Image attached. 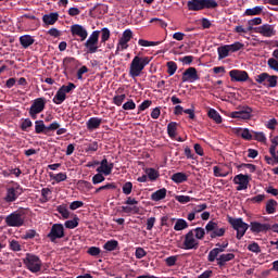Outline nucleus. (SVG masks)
I'll return each instance as SVG.
<instances>
[{
  "instance_id": "nucleus-1",
  "label": "nucleus",
  "mask_w": 278,
  "mask_h": 278,
  "mask_svg": "<svg viewBox=\"0 0 278 278\" xmlns=\"http://www.w3.org/2000/svg\"><path fill=\"white\" fill-rule=\"evenodd\" d=\"M204 238L205 229L203 227L193 228L182 236L180 249L185 251H197L201 245L199 240H203Z\"/></svg>"
},
{
  "instance_id": "nucleus-2",
  "label": "nucleus",
  "mask_w": 278,
  "mask_h": 278,
  "mask_svg": "<svg viewBox=\"0 0 278 278\" xmlns=\"http://www.w3.org/2000/svg\"><path fill=\"white\" fill-rule=\"evenodd\" d=\"M151 60H153V56L136 55L130 62V67L128 73L129 77H131V79H136V77H140V75H142V71H144V67L151 64Z\"/></svg>"
},
{
  "instance_id": "nucleus-3",
  "label": "nucleus",
  "mask_w": 278,
  "mask_h": 278,
  "mask_svg": "<svg viewBox=\"0 0 278 278\" xmlns=\"http://www.w3.org/2000/svg\"><path fill=\"white\" fill-rule=\"evenodd\" d=\"M88 168H96L98 175H112L114 170V162L109 157H104L102 161H93L87 164Z\"/></svg>"
},
{
  "instance_id": "nucleus-4",
  "label": "nucleus",
  "mask_w": 278,
  "mask_h": 278,
  "mask_svg": "<svg viewBox=\"0 0 278 278\" xmlns=\"http://www.w3.org/2000/svg\"><path fill=\"white\" fill-rule=\"evenodd\" d=\"M23 262L30 273H40L42 270V260L36 254L27 253Z\"/></svg>"
},
{
  "instance_id": "nucleus-5",
  "label": "nucleus",
  "mask_w": 278,
  "mask_h": 278,
  "mask_svg": "<svg viewBox=\"0 0 278 278\" xmlns=\"http://www.w3.org/2000/svg\"><path fill=\"white\" fill-rule=\"evenodd\" d=\"M228 223L231 225L232 229L237 231V240H242L244 238V235L249 230V224L244 223L242 218H233V217H228Z\"/></svg>"
},
{
  "instance_id": "nucleus-6",
  "label": "nucleus",
  "mask_w": 278,
  "mask_h": 278,
  "mask_svg": "<svg viewBox=\"0 0 278 278\" xmlns=\"http://www.w3.org/2000/svg\"><path fill=\"white\" fill-rule=\"evenodd\" d=\"M5 225L8 227H23L25 225V213L23 211H15L5 217Z\"/></svg>"
},
{
  "instance_id": "nucleus-7",
  "label": "nucleus",
  "mask_w": 278,
  "mask_h": 278,
  "mask_svg": "<svg viewBox=\"0 0 278 278\" xmlns=\"http://www.w3.org/2000/svg\"><path fill=\"white\" fill-rule=\"evenodd\" d=\"M45 105H47V100L45 98L35 99L28 111L30 118L36 121V118H38V114L45 112Z\"/></svg>"
},
{
  "instance_id": "nucleus-8",
  "label": "nucleus",
  "mask_w": 278,
  "mask_h": 278,
  "mask_svg": "<svg viewBox=\"0 0 278 278\" xmlns=\"http://www.w3.org/2000/svg\"><path fill=\"white\" fill-rule=\"evenodd\" d=\"M277 75H269L268 73H261L260 75L255 76V81L257 84H262L266 88H277Z\"/></svg>"
},
{
  "instance_id": "nucleus-9",
  "label": "nucleus",
  "mask_w": 278,
  "mask_h": 278,
  "mask_svg": "<svg viewBox=\"0 0 278 278\" xmlns=\"http://www.w3.org/2000/svg\"><path fill=\"white\" fill-rule=\"evenodd\" d=\"M207 233H211V238H223L225 233H227V228H218V224L214 220H210L206 226L205 230Z\"/></svg>"
},
{
  "instance_id": "nucleus-10",
  "label": "nucleus",
  "mask_w": 278,
  "mask_h": 278,
  "mask_svg": "<svg viewBox=\"0 0 278 278\" xmlns=\"http://www.w3.org/2000/svg\"><path fill=\"white\" fill-rule=\"evenodd\" d=\"M101 31L94 30L85 42L87 53H97L99 51V35Z\"/></svg>"
},
{
  "instance_id": "nucleus-11",
  "label": "nucleus",
  "mask_w": 278,
  "mask_h": 278,
  "mask_svg": "<svg viewBox=\"0 0 278 278\" xmlns=\"http://www.w3.org/2000/svg\"><path fill=\"white\" fill-rule=\"evenodd\" d=\"M230 118H239L241 121H251L253 117V109L249 105H244L239 111H233L230 113Z\"/></svg>"
},
{
  "instance_id": "nucleus-12",
  "label": "nucleus",
  "mask_w": 278,
  "mask_h": 278,
  "mask_svg": "<svg viewBox=\"0 0 278 278\" xmlns=\"http://www.w3.org/2000/svg\"><path fill=\"white\" fill-rule=\"evenodd\" d=\"M64 225L62 224H53L48 233L50 242H56L58 240H61V238H64Z\"/></svg>"
},
{
  "instance_id": "nucleus-13",
  "label": "nucleus",
  "mask_w": 278,
  "mask_h": 278,
  "mask_svg": "<svg viewBox=\"0 0 278 278\" xmlns=\"http://www.w3.org/2000/svg\"><path fill=\"white\" fill-rule=\"evenodd\" d=\"M199 79H201V76L195 67H189L182 73V84H194V81H199Z\"/></svg>"
},
{
  "instance_id": "nucleus-14",
  "label": "nucleus",
  "mask_w": 278,
  "mask_h": 278,
  "mask_svg": "<svg viewBox=\"0 0 278 278\" xmlns=\"http://www.w3.org/2000/svg\"><path fill=\"white\" fill-rule=\"evenodd\" d=\"M216 247L218 248H214L208 252L207 255V262H216V257H218V255H220V253H225V249H227V247H229V242H224L223 244L217 243Z\"/></svg>"
},
{
  "instance_id": "nucleus-15",
  "label": "nucleus",
  "mask_w": 278,
  "mask_h": 278,
  "mask_svg": "<svg viewBox=\"0 0 278 278\" xmlns=\"http://www.w3.org/2000/svg\"><path fill=\"white\" fill-rule=\"evenodd\" d=\"M255 33L261 34V36H264L265 38H273V36L277 34V30H275V26L270 24H264L256 27Z\"/></svg>"
},
{
  "instance_id": "nucleus-16",
  "label": "nucleus",
  "mask_w": 278,
  "mask_h": 278,
  "mask_svg": "<svg viewBox=\"0 0 278 278\" xmlns=\"http://www.w3.org/2000/svg\"><path fill=\"white\" fill-rule=\"evenodd\" d=\"M250 230L252 233H266V231H270V224H262L260 222H251Z\"/></svg>"
},
{
  "instance_id": "nucleus-17",
  "label": "nucleus",
  "mask_w": 278,
  "mask_h": 278,
  "mask_svg": "<svg viewBox=\"0 0 278 278\" xmlns=\"http://www.w3.org/2000/svg\"><path fill=\"white\" fill-rule=\"evenodd\" d=\"M71 34L72 36H78L81 42L88 38V30H86L85 27L79 24H74L71 26Z\"/></svg>"
},
{
  "instance_id": "nucleus-18",
  "label": "nucleus",
  "mask_w": 278,
  "mask_h": 278,
  "mask_svg": "<svg viewBox=\"0 0 278 278\" xmlns=\"http://www.w3.org/2000/svg\"><path fill=\"white\" fill-rule=\"evenodd\" d=\"M236 260V254L233 253H223L216 256L215 262H217V266L220 268H225L227 266V262H233Z\"/></svg>"
},
{
  "instance_id": "nucleus-19",
  "label": "nucleus",
  "mask_w": 278,
  "mask_h": 278,
  "mask_svg": "<svg viewBox=\"0 0 278 278\" xmlns=\"http://www.w3.org/2000/svg\"><path fill=\"white\" fill-rule=\"evenodd\" d=\"M249 176L248 175H237L233 178V184L237 186V190L240 192L241 190H247L249 188Z\"/></svg>"
},
{
  "instance_id": "nucleus-20",
  "label": "nucleus",
  "mask_w": 278,
  "mask_h": 278,
  "mask_svg": "<svg viewBox=\"0 0 278 278\" xmlns=\"http://www.w3.org/2000/svg\"><path fill=\"white\" fill-rule=\"evenodd\" d=\"M21 194V189L18 187H9L7 189V195L4 198V201L7 203H14L18 199V195Z\"/></svg>"
},
{
  "instance_id": "nucleus-21",
  "label": "nucleus",
  "mask_w": 278,
  "mask_h": 278,
  "mask_svg": "<svg viewBox=\"0 0 278 278\" xmlns=\"http://www.w3.org/2000/svg\"><path fill=\"white\" fill-rule=\"evenodd\" d=\"M231 81H247L249 79V73L240 70H232L229 72Z\"/></svg>"
},
{
  "instance_id": "nucleus-22",
  "label": "nucleus",
  "mask_w": 278,
  "mask_h": 278,
  "mask_svg": "<svg viewBox=\"0 0 278 278\" xmlns=\"http://www.w3.org/2000/svg\"><path fill=\"white\" fill-rule=\"evenodd\" d=\"M187 8L189 12H201L203 10V0H189Z\"/></svg>"
},
{
  "instance_id": "nucleus-23",
  "label": "nucleus",
  "mask_w": 278,
  "mask_h": 278,
  "mask_svg": "<svg viewBox=\"0 0 278 278\" xmlns=\"http://www.w3.org/2000/svg\"><path fill=\"white\" fill-rule=\"evenodd\" d=\"M101 123H103L102 118L90 117L87 122V129L89 131H94V129H99L101 127Z\"/></svg>"
},
{
  "instance_id": "nucleus-24",
  "label": "nucleus",
  "mask_w": 278,
  "mask_h": 278,
  "mask_svg": "<svg viewBox=\"0 0 278 278\" xmlns=\"http://www.w3.org/2000/svg\"><path fill=\"white\" fill-rule=\"evenodd\" d=\"M34 42H36V39H34L31 35H23L20 37V45L23 49H29Z\"/></svg>"
},
{
  "instance_id": "nucleus-25",
  "label": "nucleus",
  "mask_w": 278,
  "mask_h": 278,
  "mask_svg": "<svg viewBox=\"0 0 278 278\" xmlns=\"http://www.w3.org/2000/svg\"><path fill=\"white\" fill-rule=\"evenodd\" d=\"M58 18H60V14L58 13H50L42 16V21L46 25H55Z\"/></svg>"
},
{
  "instance_id": "nucleus-26",
  "label": "nucleus",
  "mask_w": 278,
  "mask_h": 278,
  "mask_svg": "<svg viewBox=\"0 0 278 278\" xmlns=\"http://www.w3.org/2000/svg\"><path fill=\"white\" fill-rule=\"evenodd\" d=\"M35 134H45V136H49V130H47L45 121L39 119L35 122Z\"/></svg>"
},
{
  "instance_id": "nucleus-27",
  "label": "nucleus",
  "mask_w": 278,
  "mask_h": 278,
  "mask_svg": "<svg viewBox=\"0 0 278 278\" xmlns=\"http://www.w3.org/2000/svg\"><path fill=\"white\" fill-rule=\"evenodd\" d=\"M236 134L237 136H241L243 140H253V135L249 128H237Z\"/></svg>"
},
{
  "instance_id": "nucleus-28",
  "label": "nucleus",
  "mask_w": 278,
  "mask_h": 278,
  "mask_svg": "<svg viewBox=\"0 0 278 278\" xmlns=\"http://www.w3.org/2000/svg\"><path fill=\"white\" fill-rule=\"evenodd\" d=\"M177 127H179V124L177 122H170L167 125V135L169 136V138H177Z\"/></svg>"
},
{
  "instance_id": "nucleus-29",
  "label": "nucleus",
  "mask_w": 278,
  "mask_h": 278,
  "mask_svg": "<svg viewBox=\"0 0 278 278\" xmlns=\"http://www.w3.org/2000/svg\"><path fill=\"white\" fill-rule=\"evenodd\" d=\"M208 118H212L217 125H220L223 123V117L220 116V113L216 111L215 109H210L207 112Z\"/></svg>"
},
{
  "instance_id": "nucleus-30",
  "label": "nucleus",
  "mask_w": 278,
  "mask_h": 278,
  "mask_svg": "<svg viewBox=\"0 0 278 278\" xmlns=\"http://www.w3.org/2000/svg\"><path fill=\"white\" fill-rule=\"evenodd\" d=\"M53 103H55V105H62L63 101H66V93L60 88L54 98L52 99Z\"/></svg>"
},
{
  "instance_id": "nucleus-31",
  "label": "nucleus",
  "mask_w": 278,
  "mask_h": 278,
  "mask_svg": "<svg viewBox=\"0 0 278 278\" xmlns=\"http://www.w3.org/2000/svg\"><path fill=\"white\" fill-rule=\"evenodd\" d=\"M264 11V7H254L252 9H247L243 16H260Z\"/></svg>"
},
{
  "instance_id": "nucleus-32",
  "label": "nucleus",
  "mask_w": 278,
  "mask_h": 278,
  "mask_svg": "<svg viewBox=\"0 0 278 278\" xmlns=\"http://www.w3.org/2000/svg\"><path fill=\"white\" fill-rule=\"evenodd\" d=\"M231 51L229 50V46L225 45L219 48H217V53H218V60H225V58H229V53Z\"/></svg>"
},
{
  "instance_id": "nucleus-33",
  "label": "nucleus",
  "mask_w": 278,
  "mask_h": 278,
  "mask_svg": "<svg viewBox=\"0 0 278 278\" xmlns=\"http://www.w3.org/2000/svg\"><path fill=\"white\" fill-rule=\"evenodd\" d=\"M277 201L274 200V199H270L266 202V206H265V210H266V213L267 214H275V212H277Z\"/></svg>"
},
{
  "instance_id": "nucleus-34",
  "label": "nucleus",
  "mask_w": 278,
  "mask_h": 278,
  "mask_svg": "<svg viewBox=\"0 0 278 278\" xmlns=\"http://www.w3.org/2000/svg\"><path fill=\"white\" fill-rule=\"evenodd\" d=\"M152 201H162V199H166V188H162L156 190L151 194Z\"/></svg>"
},
{
  "instance_id": "nucleus-35",
  "label": "nucleus",
  "mask_w": 278,
  "mask_h": 278,
  "mask_svg": "<svg viewBox=\"0 0 278 278\" xmlns=\"http://www.w3.org/2000/svg\"><path fill=\"white\" fill-rule=\"evenodd\" d=\"M86 153H97L99 151V142L91 141L89 143H84Z\"/></svg>"
},
{
  "instance_id": "nucleus-36",
  "label": "nucleus",
  "mask_w": 278,
  "mask_h": 278,
  "mask_svg": "<svg viewBox=\"0 0 278 278\" xmlns=\"http://www.w3.org/2000/svg\"><path fill=\"white\" fill-rule=\"evenodd\" d=\"M73 66H75V58L66 56L63 59L62 67L64 71H73Z\"/></svg>"
},
{
  "instance_id": "nucleus-37",
  "label": "nucleus",
  "mask_w": 278,
  "mask_h": 278,
  "mask_svg": "<svg viewBox=\"0 0 278 278\" xmlns=\"http://www.w3.org/2000/svg\"><path fill=\"white\" fill-rule=\"evenodd\" d=\"M184 229H188V222H186V219L182 218L177 219L174 226V230L184 231Z\"/></svg>"
},
{
  "instance_id": "nucleus-38",
  "label": "nucleus",
  "mask_w": 278,
  "mask_h": 278,
  "mask_svg": "<svg viewBox=\"0 0 278 278\" xmlns=\"http://www.w3.org/2000/svg\"><path fill=\"white\" fill-rule=\"evenodd\" d=\"M56 212L61 214L62 218L67 219L71 218V212L68 211V207H66L65 204L59 205L56 207Z\"/></svg>"
},
{
  "instance_id": "nucleus-39",
  "label": "nucleus",
  "mask_w": 278,
  "mask_h": 278,
  "mask_svg": "<svg viewBox=\"0 0 278 278\" xmlns=\"http://www.w3.org/2000/svg\"><path fill=\"white\" fill-rule=\"evenodd\" d=\"M131 38H134V31H131V29H126L123 31L119 41L129 43Z\"/></svg>"
},
{
  "instance_id": "nucleus-40",
  "label": "nucleus",
  "mask_w": 278,
  "mask_h": 278,
  "mask_svg": "<svg viewBox=\"0 0 278 278\" xmlns=\"http://www.w3.org/2000/svg\"><path fill=\"white\" fill-rule=\"evenodd\" d=\"M216 8H218V1L203 0V10H216Z\"/></svg>"
},
{
  "instance_id": "nucleus-41",
  "label": "nucleus",
  "mask_w": 278,
  "mask_h": 278,
  "mask_svg": "<svg viewBox=\"0 0 278 278\" xmlns=\"http://www.w3.org/2000/svg\"><path fill=\"white\" fill-rule=\"evenodd\" d=\"M103 249L105 251H116V249H118V241L116 240L106 241L103 245Z\"/></svg>"
},
{
  "instance_id": "nucleus-42",
  "label": "nucleus",
  "mask_w": 278,
  "mask_h": 278,
  "mask_svg": "<svg viewBox=\"0 0 278 278\" xmlns=\"http://www.w3.org/2000/svg\"><path fill=\"white\" fill-rule=\"evenodd\" d=\"M66 229H75L76 227H79V217L75 216L73 219L65 222Z\"/></svg>"
},
{
  "instance_id": "nucleus-43",
  "label": "nucleus",
  "mask_w": 278,
  "mask_h": 278,
  "mask_svg": "<svg viewBox=\"0 0 278 278\" xmlns=\"http://www.w3.org/2000/svg\"><path fill=\"white\" fill-rule=\"evenodd\" d=\"M127 49H129V43H127L126 41L118 40L116 50H115V55H119L121 51H125Z\"/></svg>"
},
{
  "instance_id": "nucleus-44",
  "label": "nucleus",
  "mask_w": 278,
  "mask_h": 278,
  "mask_svg": "<svg viewBox=\"0 0 278 278\" xmlns=\"http://www.w3.org/2000/svg\"><path fill=\"white\" fill-rule=\"evenodd\" d=\"M51 194H52L51 189L43 188L41 190V202L47 203L51 199Z\"/></svg>"
},
{
  "instance_id": "nucleus-45",
  "label": "nucleus",
  "mask_w": 278,
  "mask_h": 278,
  "mask_svg": "<svg viewBox=\"0 0 278 278\" xmlns=\"http://www.w3.org/2000/svg\"><path fill=\"white\" fill-rule=\"evenodd\" d=\"M244 48V43L240 41H236L235 43L228 45V49L231 53H236L237 51H240V49Z\"/></svg>"
},
{
  "instance_id": "nucleus-46",
  "label": "nucleus",
  "mask_w": 278,
  "mask_h": 278,
  "mask_svg": "<svg viewBox=\"0 0 278 278\" xmlns=\"http://www.w3.org/2000/svg\"><path fill=\"white\" fill-rule=\"evenodd\" d=\"M101 190H116V184L115 182H109L104 186H101L98 189H96L94 194H99V192H101Z\"/></svg>"
},
{
  "instance_id": "nucleus-47",
  "label": "nucleus",
  "mask_w": 278,
  "mask_h": 278,
  "mask_svg": "<svg viewBox=\"0 0 278 278\" xmlns=\"http://www.w3.org/2000/svg\"><path fill=\"white\" fill-rule=\"evenodd\" d=\"M123 193L129 197L131 194V191L134 190V184L131 181L125 182L122 187Z\"/></svg>"
},
{
  "instance_id": "nucleus-48",
  "label": "nucleus",
  "mask_w": 278,
  "mask_h": 278,
  "mask_svg": "<svg viewBox=\"0 0 278 278\" xmlns=\"http://www.w3.org/2000/svg\"><path fill=\"white\" fill-rule=\"evenodd\" d=\"M172 181L175 184H184V181H188V175H172Z\"/></svg>"
},
{
  "instance_id": "nucleus-49",
  "label": "nucleus",
  "mask_w": 278,
  "mask_h": 278,
  "mask_svg": "<svg viewBox=\"0 0 278 278\" xmlns=\"http://www.w3.org/2000/svg\"><path fill=\"white\" fill-rule=\"evenodd\" d=\"M122 212H124V214H138L140 208H138V206H122Z\"/></svg>"
},
{
  "instance_id": "nucleus-50",
  "label": "nucleus",
  "mask_w": 278,
  "mask_h": 278,
  "mask_svg": "<svg viewBox=\"0 0 278 278\" xmlns=\"http://www.w3.org/2000/svg\"><path fill=\"white\" fill-rule=\"evenodd\" d=\"M167 73L169 76H173L175 73H177V63L174 61L167 62Z\"/></svg>"
},
{
  "instance_id": "nucleus-51",
  "label": "nucleus",
  "mask_w": 278,
  "mask_h": 278,
  "mask_svg": "<svg viewBox=\"0 0 278 278\" xmlns=\"http://www.w3.org/2000/svg\"><path fill=\"white\" fill-rule=\"evenodd\" d=\"M50 181H52L53 185L60 184L61 181H66V175H51Z\"/></svg>"
},
{
  "instance_id": "nucleus-52",
  "label": "nucleus",
  "mask_w": 278,
  "mask_h": 278,
  "mask_svg": "<svg viewBox=\"0 0 278 278\" xmlns=\"http://www.w3.org/2000/svg\"><path fill=\"white\" fill-rule=\"evenodd\" d=\"M125 99H127V96L125 93L119 94V96L118 94L114 96L113 103H114V105L121 106V105H123V101H125Z\"/></svg>"
},
{
  "instance_id": "nucleus-53",
  "label": "nucleus",
  "mask_w": 278,
  "mask_h": 278,
  "mask_svg": "<svg viewBox=\"0 0 278 278\" xmlns=\"http://www.w3.org/2000/svg\"><path fill=\"white\" fill-rule=\"evenodd\" d=\"M239 170H248V173H255V165L253 164H241L238 166Z\"/></svg>"
},
{
  "instance_id": "nucleus-54",
  "label": "nucleus",
  "mask_w": 278,
  "mask_h": 278,
  "mask_svg": "<svg viewBox=\"0 0 278 278\" xmlns=\"http://www.w3.org/2000/svg\"><path fill=\"white\" fill-rule=\"evenodd\" d=\"M248 251H251V253H262V248H260L257 242H252L248 245Z\"/></svg>"
},
{
  "instance_id": "nucleus-55",
  "label": "nucleus",
  "mask_w": 278,
  "mask_h": 278,
  "mask_svg": "<svg viewBox=\"0 0 278 278\" xmlns=\"http://www.w3.org/2000/svg\"><path fill=\"white\" fill-rule=\"evenodd\" d=\"M60 128V123L58 121L52 122L47 126L48 136H51V131H58Z\"/></svg>"
},
{
  "instance_id": "nucleus-56",
  "label": "nucleus",
  "mask_w": 278,
  "mask_h": 278,
  "mask_svg": "<svg viewBox=\"0 0 278 278\" xmlns=\"http://www.w3.org/2000/svg\"><path fill=\"white\" fill-rule=\"evenodd\" d=\"M34 123L31 122V119L29 118H25L23 119L22 124H21V129L22 131H28L29 127H33Z\"/></svg>"
},
{
  "instance_id": "nucleus-57",
  "label": "nucleus",
  "mask_w": 278,
  "mask_h": 278,
  "mask_svg": "<svg viewBox=\"0 0 278 278\" xmlns=\"http://www.w3.org/2000/svg\"><path fill=\"white\" fill-rule=\"evenodd\" d=\"M176 201L178 203H190V201H194V198H190V195H176Z\"/></svg>"
},
{
  "instance_id": "nucleus-58",
  "label": "nucleus",
  "mask_w": 278,
  "mask_h": 278,
  "mask_svg": "<svg viewBox=\"0 0 278 278\" xmlns=\"http://www.w3.org/2000/svg\"><path fill=\"white\" fill-rule=\"evenodd\" d=\"M75 88H77V86L73 83H68L67 85H63L61 87V90L66 94L68 92H71L72 90H75Z\"/></svg>"
},
{
  "instance_id": "nucleus-59",
  "label": "nucleus",
  "mask_w": 278,
  "mask_h": 278,
  "mask_svg": "<svg viewBox=\"0 0 278 278\" xmlns=\"http://www.w3.org/2000/svg\"><path fill=\"white\" fill-rule=\"evenodd\" d=\"M87 253L92 257H97L98 255H101V249L97 247H91L88 249Z\"/></svg>"
},
{
  "instance_id": "nucleus-60",
  "label": "nucleus",
  "mask_w": 278,
  "mask_h": 278,
  "mask_svg": "<svg viewBox=\"0 0 278 278\" xmlns=\"http://www.w3.org/2000/svg\"><path fill=\"white\" fill-rule=\"evenodd\" d=\"M135 257L137 260H142V257H147V251L142 248H137L135 252Z\"/></svg>"
},
{
  "instance_id": "nucleus-61",
  "label": "nucleus",
  "mask_w": 278,
  "mask_h": 278,
  "mask_svg": "<svg viewBox=\"0 0 278 278\" xmlns=\"http://www.w3.org/2000/svg\"><path fill=\"white\" fill-rule=\"evenodd\" d=\"M267 65L269 66V68H271V71H276L278 73V61L276 59H268Z\"/></svg>"
},
{
  "instance_id": "nucleus-62",
  "label": "nucleus",
  "mask_w": 278,
  "mask_h": 278,
  "mask_svg": "<svg viewBox=\"0 0 278 278\" xmlns=\"http://www.w3.org/2000/svg\"><path fill=\"white\" fill-rule=\"evenodd\" d=\"M252 134H254L253 139L257 140V142H266V135L264 132L252 131Z\"/></svg>"
},
{
  "instance_id": "nucleus-63",
  "label": "nucleus",
  "mask_w": 278,
  "mask_h": 278,
  "mask_svg": "<svg viewBox=\"0 0 278 278\" xmlns=\"http://www.w3.org/2000/svg\"><path fill=\"white\" fill-rule=\"evenodd\" d=\"M101 42H108L110 40V30L108 27L102 28Z\"/></svg>"
},
{
  "instance_id": "nucleus-64",
  "label": "nucleus",
  "mask_w": 278,
  "mask_h": 278,
  "mask_svg": "<svg viewBox=\"0 0 278 278\" xmlns=\"http://www.w3.org/2000/svg\"><path fill=\"white\" fill-rule=\"evenodd\" d=\"M10 249H11V251H15V252L22 251L21 243L16 240H12L10 242Z\"/></svg>"
}]
</instances>
